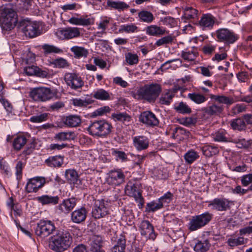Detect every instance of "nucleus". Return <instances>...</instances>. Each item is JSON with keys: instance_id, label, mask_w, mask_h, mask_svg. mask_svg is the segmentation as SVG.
Listing matches in <instances>:
<instances>
[{"instance_id": "f257e3e1", "label": "nucleus", "mask_w": 252, "mask_h": 252, "mask_svg": "<svg viewBox=\"0 0 252 252\" xmlns=\"http://www.w3.org/2000/svg\"><path fill=\"white\" fill-rule=\"evenodd\" d=\"M72 242V237L69 232L59 230L52 236L49 247L55 252H63L70 247Z\"/></svg>"}, {"instance_id": "f03ea898", "label": "nucleus", "mask_w": 252, "mask_h": 252, "mask_svg": "<svg viewBox=\"0 0 252 252\" xmlns=\"http://www.w3.org/2000/svg\"><path fill=\"white\" fill-rule=\"evenodd\" d=\"M0 17V24L1 28L6 31H10L16 26L18 18L16 11L10 4L1 6Z\"/></svg>"}, {"instance_id": "7ed1b4c3", "label": "nucleus", "mask_w": 252, "mask_h": 252, "mask_svg": "<svg viewBox=\"0 0 252 252\" xmlns=\"http://www.w3.org/2000/svg\"><path fill=\"white\" fill-rule=\"evenodd\" d=\"M161 92V86L157 83L147 84L141 87L137 92L135 97L149 102H154Z\"/></svg>"}, {"instance_id": "20e7f679", "label": "nucleus", "mask_w": 252, "mask_h": 252, "mask_svg": "<svg viewBox=\"0 0 252 252\" xmlns=\"http://www.w3.org/2000/svg\"><path fill=\"white\" fill-rule=\"evenodd\" d=\"M113 126L107 121L102 119L91 123L87 128L89 134L97 137H106L111 132Z\"/></svg>"}, {"instance_id": "39448f33", "label": "nucleus", "mask_w": 252, "mask_h": 252, "mask_svg": "<svg viewBox=\"0 0 252 252\" xmlns=\"http://www.w3.org/2000/svg\"><path fill=\"white\" fill-rule=\"evenodd\" d=\"M55 93L50 88L42 87L32 89L30 92V97L34 101L45 102L51 99Z\"/></svg>"}, {"instance_id": "423d86ee", "label": "nucleus", "mask_w": 252, "mask_h": 252, "mask_svg": "<svg viewBox=\"0 0 252 252\" xmlns=\"http://www.w3.org/2000/svg\"><path fill=\"white\" fill-rule=\"evenodd\" d=\"M212 219V214L208 212L193 216L189 223V229L191 231L197 230L208 223Z\"/></svg>"}, {"instance_id": "0eeeda50", "label": "nucleus", "mask_w": 252, "mask_h": 252, "mask_svg": "<svg viewBox=\"0 0 252 252\" xmlns=\"http://www.w3.org/2000/svg\"><path fill=\"white\" fill-rule=\"evenodd\" d=\"M55 229V224L52 221L42 220L37 223L35 233L37 236L44 238L52 234Z\"/></svg>"}, {"instance_id": "6e6552de", "label": "nucleus", "mask_w": 252, "mask_h": 252, "mask_svg": "<svg viewBox=\"0 0 252 252\" xmlns=\"http://www.w3.org/2000/svg\"><path fill=\"white\" fill-rule=\"evenodd\" d=\"M92 213L93 217L96 219L105 217L109 213V203L103 199L96 200Z\"/></svg>"}, {"instance_id": "1a4fd4ad", "label": "nucleus", "mask_w": 252, "mask_h": 252, "mask_svg": "<svg viewBox=\"0 0 252 252\" xmlns=\"http://www.w3.org/2000/svg\"><path fill=\"white\" fill-rule=\"evenodd\" d=\"M23 31L26 36L34 37L40 34L39 25L36 22L24 20L22 24Z\"/></svg>"}, {"instance_id": "9d476101", "label": "nucleus", "mask_w": 252, "mask_h": 252, "mask_svg": "<svg viewBox=\"0 0 252 252\" xmlns=\"http://www.w3.org/2000/svg\"><path fill=\"white\" fill-rule=\"evenodd\" d=\"M106 181L112 186H118L125 182L126 176L121 169L112 170L108 173Z\"/></svg>"}, {"instance_id": "9b49d317", "label": "nucleus", "mask_w": 252, "mask_h": 252, "mask_svg": "<svg viewBox=\"0 0 252 252\" xmlns=\"http://www.w3.org/2000/svg\"><path fill=\"white\" fill-rule=\"evenodd\" d=\"M208 207L218 211H225L230 208L231 201L225 198H216L213 200L208 201Z\"/></svg>"}, {"instance_id": "f8f14e48", "label": "nucleus", "mask_w": 252, "mask_h": 252, "mask_svg": "<svg viewBox=\"0 0 252 252\" xmlns=\"http://www.w3.org/2000/svg\"><path fill=\"white\" fill-rule=\"evenodd\" d=\"M57 36L62 39H70L77 38L80 35V29L77 27H67L59 30Z\"/></svg>"}, {"instance_id": "ddd939ff", "label": "nucleus", "mask_w": 252, "mask_h": 252, "mask_svg": "<svg viewBox=\"0 0 252 252\" xmlns=\"http://www.w3.org/2000/svg\"><path fill=\"white\" fill-rule=\"evenodd\" d=\"M46 183V179L43 177H35L29 180L26 189L28 192H36Z\"/></svg>"}, {"instance_id": "4468645a", "label": "nucleus", "mask_w": 252, "mask_h": 252, "mask_svg": "<svg viewBox=\"0 0 252 252\" xmlns=\"http://www.w3.org/2000/svg\"><path fill=\"white\" fill-rule=\"evenodd\" d=\"M139 230L141 235L147 239L154 240L156 238L154 227L148 220H144L141 221Z\"/></svg>"}, {"instance_id": "2eb2a0df", "label": "nucleus", "mask_w": 252, "mask_h": 252, "mask_svg": "<svg viewBox=\"0 0 252 252\" xmlns=\"http://www.w3.org/2000/svg\"><path fill=\"white\" fill-rule=\"evenodd\" d=\"M217 38L221 41H226L233 43L237 39L235 34L231 31L226 28L220 29L216 32Z\"/></svg>"}, {"instance_id": "dca6fc26", "label": "nucleus", "mask_w": 252, "mask_h": 252, "mask_svg": "<svg viewBox=\"0 0 252 252\" xmlns=\"http://www.w3.org/2000/svg\"><path fill=\"white\" fill-rule=\"evenodd\" d=\"M64 79L67 85L73 90H77L84 85V82L81 78L76 74L66 73Z\"/></svg>"}, {"instance_id": "f3484780", "label": "nucleus", "mask_w": 252, "mask_h": 252, "mask_svg": "<svg viewBox=\"0 0 252 252\" xmlns=\"http://www.w3.org/2000/svg\"><path fill=\"white\" fill-rule=\"evenodd\" d=\"M125 191L127 195L134 198L135 200L138 203V206L139 208H142L144 203V199L135 185H127L126 187Z\"/></svg>"}, {"instance_id": "a211bd4d", "label": "nucleus", "mask_w": 252, "mask_h": 252, "mask_svg": "<svg viewBox=\"0 0 252 252\" xmlns=\"http://www.w3.org/2000/svg\"><path fill=\"white\" fill-rule=\"evenodd\" d=\"M65 178L70 185L76 187H81L82 184V180L79 178L76 171L73 169H68L64 173Z\"/></svg>"}, {"instance_id": "6ab92c4d", "label": "nucleus", "mask_w": 252, "mask_h": 252, "mask_svg": "<svg viewBox=\"0 0 252 252\" xmlns=\"http://www.w3.org/2000/svg\"><path fill=\"white\" fill-rule=\"evenodd\" d=\"M139 120L142 123L149 126H156L159 123L156 115L149 111L142 112L139 116Z\"/></svg>"}, {"instance_id": "aec40b11", "label": "nucleus", "mask_w": 252, "mask_h": 252, "mask_svg": "<svg viewBox=\"0 0 252 252\" xmlns=\"http://www.w3.org/2000/svg\"><path fill=\"white\" fill-rule=\"evenodd\" d=\"M77 204V199L71 197L64 199L58 206V209L65 214L69 213L75 207Z\"/></svg>"}, {"instance_id": "412c9836", "label": "nucleus", "mask_w": 252, "mask_h": 252, "mask_svg": "<svg viewBox=\"0 0 252 252\" xmlns=\"http://www.w3.org/2000/svg\"><path fill=\"white\" fill-rule=\"evenodd\" d=\"M133 145L137 151L144 150L149 147V140L145 136H136L133 138Z\"/></svg>"}, {"instance_id": "4be33fe9", "label": "nucleus", "mask_w": 252, "mask_h": 252, "mask_svg": "<svg viewBox=\"0 0 252 252\" xmlns=\"http://www.w3.org/2000/svg\"><path fill=\"white\" fill-rule=\"evenodd\" d=\"M202 110L210 116H219L223 112L224 107L222 105L214 102L203 108Z\"/></svg>"}, {"instance_id": "5701e85b", "label": "nucleus", "mask_w": 252, "mask_h": 252, "mask_svg": "<svg viewBox=\"0 0 252 252\" xmlns=\"http://www.w3.org/2000/svg\"><path fill=\"white\" fill-rule=\"evenodd\" d=\"M145 32L147 35L155 37H159L167 33L164 28L156 25H151L146 27Z\"/></svg>"}, {"instance_id": "b1692460", "label": "nucleus", "mask_w": 252, "mask_h": 252, "mask_svg": "<svg viewBox=\"0 0 252 252\" xmlns=\"http://www.w3.org/2000/svg\"><path fill=\"white\" fill-rule=\"evenodd\" d=\"M87 211L84 207L75 210L71 214V220L76 223L84 221L86 219Z\"/></svg>"}, {"instance_id": "393cba45", "label": "nucleus", "mask_w": 252, "mask_h": 252, "mask_svg": "<svg viewBox=\"0 0 252 252\" xmlns=\"http://www.w3.org/2000/svg\"><path fill=\"white\" fill-rule=\"evenodd\" d=\"M215 18L211 14H203L200 21L199 25L203 29H211L214 24Z\"/></svg>"}, {"instance_id": "a878e982", "label": "nucleus", "mask_w": 252, "mask_h": 252, "mask_svg": "<svg viewBox=\"0 0 252 252\" xmlns=\"http://www.w3.org/2000/svg\"><path fill=\"white\" fill-rule=\"evenodd\" d=\"M209 97L211 99L214 100L215 101L221 104H225L227 106H230L237 101L230 96H227L224 95H214L213 94H209Z\"/></svg>"}, {"instance_id": "bb28decb", "label": "nucleus", "mask_w": 252, "mask_h": 252, "mask_svg": "<svg viewBox=\"0 0 252 252\" xmlns=\"http://www.w3.org/2000/svg\"><path fill=\"white\" fill-rule=\"evenodd\" d=\"M183 10L184 14L182 19L184 20L185 22L188 20L195 19L197 17L198 11L191 7L186 6L183 8Z\"/></svg>"}, {"instance_id": "cd10ccee", "label": "nucleus", "mask_w": 252, "mask_h": 252, "mask_svg": "<svg viewBox=\"0 0 252 252\" xmlns=\"http://www.w3.org/2000/svg\"><path fill=\"white\" fill-rule=\"evenodd\" d=\"M81 123V119L78 115H69L63 120V123L68 127H76Z\"/></svg>"}, {"instance_id": "c85d7f7f", "label": "nucleus", "mask_w": 252, "mask_h": 252, "mask_svg": "<svg viewBox=\"0 0 252 252\" xmlns=\"http://www.w3.org/2000/svg\"><path fill=\"white\" fill-rule=\"evenodd\" d=\"M45 163L51 167H59L63 162V158L60 156L50 157L45 160Z\"/></svg>"}, {"instance_id": "c756f323", "label": "nucleus", "mask_w": 252, "mask_h": 252, "mask_svg": "<svg viewBox=\"0 0 252 252\" xmlns=\"http://www.w3.org/2000/svg\"><path fill=\"white\" fill-rule=\"evenodd\" d=\"M174 95V92L172 90L166 91L160 96L159 99V103L162 105H169L172 102Z\"/></svg>"}, {"instance_id": "7c9ffc66", "label": "nucleus", "mask_w": 252, "mask_h": 252, "mask_svg": "<svg viewBox=\"0 0 252 252\" xmlns=\"http://www.w3.org/2000/svg\"><path fill=\"white\" fill-rule=\"evenodd\" d=\"M70 51L73 53L74 57L77 59L85 58L89 54L88 50L81 46H73L70 48Z\"/></svg>"}, {"instance_id": "2f4dec72", "label": "nucleus", "mask_w": 252, "mask_h": 252, "mask_svg": "<svg viewBox=\"0 0 252 252\" xmlns=\"http://www.w3.org/2000/svg\"><path fill=\"white\" fill-rule=\"evenodd\" d=\"M68 22L72 25L80 26H88L94 23V20L91 18L71 17Z\"/></svg>"}, {"instance_id": "473e14b6", "label": "nucleus", "mask_w": 252, "mask_h": 252, "mask_svg": "<svg viewBox=\"0 0 252 252\" xmlns=\"http://www.w3.org/2000/svg\"><path fill=\"white\" fill-rule=\"evenodd\" d=\"M198 55V52L196 48L192 47L190 49L183 51L182 57L184 60L187 61H192L195 60Z\"/></svg>"}, {"instance_id": "72a5a7b5", "label": "nucleus", "mask_w": 252, "mask_h": 252, "mask_svg": "<svg viewBox=\"0 0 252 252\" xmlns=\"http://www.w3.org/2000/svg\"><path fill=\"white\" fill-rule=\"evenodd\" d=\"M202 154L207 158H211L217 155L219 152L218 147L212 145H206L201 148Z\"/></svg>"}, {"instance_id": "f704fd0d", "label": "nucleus", "mask_w": 252, "mask_h": 252, "mask_svg": "<svg viewBox=\"0 0 252 252\" xmlns=\"http://www.w3.org/2000/svg\"><path fill=\"white\" fill-rule=\"evenodd\" d=\"M107 6L119 11L124 10L129 7V5L124 1H113L112 0H107Z\"/></svg>"}, {"instance_id": "c9c22d12", "label": "nucleus", "mask_w": 252, "mask_h": 252, "mask_svg": "<svg viewBox=\"0 0 252 252\" xmlns=\"http://www.w3.org/2000/svg\"><path fill=\"white\" fill-rule=\"evenodd\" d=\"M138 17L141 22L148 24L151 23L155 19L152 12L145 10L140 11L138 14Z\"/></svg>"}, {"instance_id": "e433bc0d", "label": "nucleus", "mask_w": 252, "mask_h": 252, "mask_svg": "<svg viewBox=\"0 0 252 252\" xmlns=\"http://www.w3.org/2000/svg\"><path fill=\"white\" fill-rule=\"evenodd\" d=\"M188 97L197 104L203 103L207 100V98L204 95L198 93H189Z\"/></svg>"}, {"instance_id": "4c0bfd02", "label": "nucleus", "mask_w": 252, "mask_h": 252, "mask_svg": "<svg viewBox=\"0 0 252 252\" xmlns=\"http://www.w3.org/2000/svg\"><path fill=\"white\" fill-rule=\"evenodd\" d=\"M75 134L73 132H61L56 134L54 139L57 141H64L72 140L75 137Z\"/></svg>"}, {"instance_id": "58836bf2", "label": "nucleus", "mask_w": 252, "mask_h": 252, "mask_svg": "<svg viewBox=\"0 0 252 252\" xmlns=\"http://www.w3.org/2000/svg\"><path fill=\"white\" fill-rule=\"evenodd\" d=\"M59 198L58 196H52L44 195L38 197V200L43 205L52 204L55 205L58 203Z\"/></svg>"}, {"instance_id": "ea45409f", "label": "nucleus", "mask_w": 252, "mask_h": 252, "mask_svg": "<svg viewBox=\"0 0 252 252\" xmlns=\"http://www.w3.org/2000/svg\"><path fill=\"white\" fill-rule=\"evenodd\" d=\"M174 109L177 112L182 114H189L191 112L190 107L183 101L175 103Z\"/></svg>"}, {"instance_id": "a19ab883", "label": "nucleus", "mask_w": 252, "mask_h": 252, "mask_svg": "<svg viewBox=\"0 0 252 252\" xmlns=\"http://www.w3.org/2000/svg\"><path fill=\"white\" fill-rule=\"evenodd\" d=\"M112 118L115 121H120L126 124L131 121V117L126 113L117 112L112 114Z\"/></svg>"}, {"instance_id": "79ce46f5", "label": "nucleus", "mask_w": 252, "mask_h": 252, "mask_svg": "<svg viewBox=\"0 0 252 252\" xmlns=\"http://www.w3.org/2000/svg\"><path fill=\"white\" fill-rule=\"evenodd\" d=\"M93 96L95 99L101 100H106L110 99L109 93L103 89H99L94 92Z\"/></svg>"}, {"instance_id": "37998d69", "label": "nucleus", "mask_w": 252, "mask_h": 252, "mask_svg": "<svg viewBox=\"0 0 252 252\" xmlns=\"http://www.w3.org/2000/svg\"><path fill=\"white\" fill-rule=\"evenodd\" d=\"M27 142V138L24 136H18L13 141V147L15 150H21Z\"/></svg>"}, {"instance_id": "c03bdc74", "label": "nucleus", "mask_w": 252, "mask_h": 252, "mask_svg": "<svg viewBox=\"0 0 252 252\" xmlns=\"http://www.w3.org/2000/svg\"><path fill=\"white\" fill-rule=\"evenodd\" d=\"M184 157L187 163L191 164L199 158V156L197 152L190 150L184 155Z\"/></svg>"}, {"instance_id": "a18cd8bd", "label": "nucleus", "mask_w": 252, "mask_h": 252, "mask_svg": "<svg viewBox=\"0 0 252 252\" xmlns=\"http://www.w3.org/2000/svg\"><path fill=\"white\" fill-rule=\"evenodd\" d=\"M111 155L118 161L126 162L128 160L127 155L123 151H119L115 149H112Z\"/></svg>"}, {"instance_id": "49530a36", "label": "nucleus", "mask_w": 252, "mask_h": 252, "mask_svg": "<svg viewBox=\"0 0 252 252\" xmlns=\"http://www.w3.org/2000/svg\"><path fill=\"white\" fill-rule=\"evenodd\" d=\"M162 207V203L158 199L148 203L146 205V211L147 212H154L161 209Z\"/></svg>"}, {"instance_id": "de8ad7c7", "label": "nucleus", "mask_w": 252, "mask_h": 252, "mask_svg": "<svg viewBox=\"0 0 252 252\" xmlns=\"http://www.w3.org/2000/svg\"><path fill=\"white\" fill-rule=\"evenodd\" d=\"M125 248L126 240L123 236H121L117 244L112 248L111 252H124Z\"/></svg>"}, {"instance_id": "09e8293b", "label": "nucleus", "mask_w": 252, "mask_h": 252, "mask_svg": "<svg viewBox=\"0 0 252 252\" xmlns=\"http://www.w3.org/2000/svg\"><path fill=\"white\" fill-rule=\"evenodd\" d=\"M229 141L236 144L237 147L239 148H248L251 145V142L249 140H246L244 138H231Z\"/></svg>"}, {"instance_id": "8fccbe9b", "label": "nucleus", "mask_w": 252, "mask_h": 252, "mask_svg": "<svg viewBox=\"0 0 252 252\" xmlns=\"http://www.w3.org/2000/svg\"><path fill=\"white\" fill-rule=\"evenodd\" d=\"M125 61L129 65L137 64L139 62V57L136 54L128 52L125 54Z\"/></svg>"}, {"instance_id": "3c124183", "label": "nucleus", "mask_w": 252, "mask_h": 252, "mask_svg": "<svg viewBox=\"0 0 252 252\" xmlns=\"http://www.w3.org/2000/svg\"><path fill=\"white\" fill-rule=\"evenodd\" d=\"M209 248V244L207 240L198 241L194 246L196 252H206Z\"/></svg>"}, {"instance_id": "603ef678", "label": "nucleus", "mask_w": 252, "mask_h": 252, "mask_svg": "<svg viewBox=\"0 0 252 252\" xmlns=\"http://www.w3.org/2000/svg\"><path fill=\"white\" fill-rule=\"evenodd\" d=\"M231 126L233 129L239 131L243 130L246 128L245 122L242 119H236L231 122Z\"/></svg>"}, {"instance_id": "864d4df0", "label": "nucleus", "mask_w": 252, "mask_h": 252, "mask_svg": "<svg viewBox=\"0 0 252 252\" xmlns=\"http://www.w3.org/2000/svg\"><path fill=\"white\" fill-rule=\"evenodd\" d=\"M42 48L45 55L62 52V49L53 45L44 44L42 45Z\"/></svg>"}, {"instance_id": "5fc2aeb1", "label": "nucleus", "mask_w": 252, "mask_h": 252, "mask_svg": "<svg viewBox=\"0 0 252 252\" xmlns=\"http://www.w3.org/2000/svg\"><path fill=\"white\" fill-rule=\"evenodd\" d=\"M174 37L173 35L170 34L158 39L155 43L157 46H161L164 45L169 44L173 42Z\"/></svg>"}, {"instance_id": "6e6d98bb", "label": "nucleus", "mask_w": 252, "mask_h": 252, "mask_svg": "<svg viewBox=\"0 0 252 252\" xmlns=\"http://www.w3.org/2000/svg\"><path fill=\"white\" fill-rule=\"evenodd\" d=\"M138 28L134 24H125L120 27V32L133 33L138 31Z\"/></svg>"}, {"instance_id": "4d7b16f0", "label": "nucleus", "mask_w": 252, "mask_h": 252, "mask_svg": "<svg viewBox=\"0 0 252 252\" xmlns=\"http://www.w3.org/2000/svg\"><path fill=\"white\" fill-rule=\"evenodd\" d=\"M213 138L215 141L224 142L227 141L225 136V132L223 130H220L212 135Z\"/></svg>"}, {"instance_id": "13d9d810", "label": "nucleus", "mask_w": 252, "mask_h": 252, "mask_svg": "<svg viewBox=\"0 0 252 252\" xmlns=\"http://www.w3.org/2000/svg\"><path fill=\"white\" fill-rule=\"evenodd\" d=\"M50 64H53L54 67L58 68H64L68 66L66 60L62 58L53 60Z\"/></svg>"}, {"instance_id": "bf43d9fd", "label": "nucleus", "mask_w": 252, "mask_h": 252, "mask_svg": "<svg viewBox=\"0 0 252 252\" xmlns=\"http://www.w3.org/2000/svg\"><path fill=\"white\" fill-rule=\"evenodd\" d=\"M102 238L98 235H94L92 238V242L91 243V248H102Z\"/></svg>"}, {"instance_id": "052dcab7", "label": "nucleus", "mask_w": 252, "mask_h": 252, "mask_svg": "<svg viewBox=\"0 0 252 252\" xmlns=\"http://www.w3.org/2000/svg\"><path fill=\"white\" fill-rule=\"evenodd\" d=\"M245 240L242 237L237 238H230L228 240V244L230 247H235L245 244Z\"/></svg>"}, {"instance_id": "680f3d73", "label": "nucleus", "mask_w": 252, "mask_h": 252, "mask_svg": "<svg viewBox=\"0 0 252 252\" xmlns=\"http://www.w3.org/2000/svg\"><path fill=\"white\" fill-rule=\"evenodd\" d=\"M48 114L44 113L38 115L33 116L30 118V121L32 123H41L48 119Z\"/></svg>"}, {"instance_id": "e2e57ef3", "label": "nucleus", "mask_w": 252, "mask_h": 252, "mask_svg": "<svg viewBox=\"0 0 252 252\" xmlns=\"http://www.w3.org/2000/svg\"><path fill=\"white\" fill-rule=\"evenodd\" d=\"M110 108L108 106L100 107L93 112V116H100L106 114L110 112Z\"/></svg>"}, {"instance_id": "0e129e2a", "label": "nucleus", "mask_w": 252, "mask_h": 252, "mask_svg": "<svg viewBox=\"0 0 252 252\" xmlns=\"http://www.w3.org/2000/svg\"><path fill=\"white\" fill-rule=\"evenodd\" d=\"M37 70H39L38 67L33 65L27 66L24 68L25 73L29 76L36 75Z\"/></svg>"}, {"instance_id": "69168bd1", "label": "nucleus", "mask_w": 252, "mask_h": 252, "mask_svg": "<svg viewBox=\"0 0 252 252\" xmlns=\"http://www.w3.org/2000/svg\"><path fill=\"white\" fill-rule=\"evenodd\" d=\"M242 185L246 187L252 183V174H248L242 176L241 178Z\"/></svg>"}, {"instance_id": "338daca9", "label": "nucleus", "mask_w": 252, "mask_h": 252, "mask_svg": "<svg viewBox=\"0 0 252 252\" xmlns=\"http://www.w3.org/2000/svg\"><path fill=\"white\" fill-rule=\"evenodd\" d=\"M189 131L181 127H176L173 131V135L174 137H177L181 135H188Z\"/></svg>"}, {"instance_id": "774afa93", "label": "nucleus", "mask_w": 252, "mask_h": 252, "mask_svg": "<svg viewBox=\"0 0 252 252\" xmlns=\"http://www.w3.org/2000/svg\"><path fill=\"white\" fill-rule=\"evenodd\" d=\"M216 46L211 44H208L202 47V51L206 55H211L215 50Z\"/></svg>"}]
</instances>
